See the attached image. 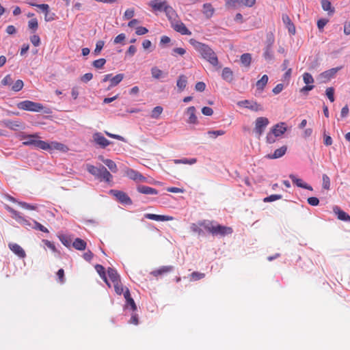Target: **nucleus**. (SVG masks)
<instances>
[{
  "label": "nucleus",
  "mask_w": 350,
  "mask_h": 350,
  "mask_svg": "<svg viewBox=\"0 0 350 350\" xmlns=\"http://www.w3.org/2000/svg\"><path fill=\"white\" fill-rule=\"evenodd\" d=\"M190 42L204 59L207 60L213 66L217 65L218 59L215 52L208 45L193 40H191Z\"/></svg>",
  "instance_id": "obj_1"
},
{
  "label": "nucleus",
  "mask_w": 350,
  "mask_h": 350,
  "mask_svg": "<svg viewBox=\"0 0 350 350\" xmlns=\"http://www.w3.org/2000/svg\"><path fill=\"white\" fill-rule=\"evenodd\" d=\"M86 169L89 173L100 180L109 183L112 180L113 176L111 173L103 165L95 167L92 165L88 164Z\"/></svg>",
  "instance_id": "obj_2"
},
{
  "label": "nucleus",
  "mask_w": 350,
  "mask_h": 350,
  "mask_svg": "<svg viewBox=\"0 0 350 350\" xmlns=\"http://www.w3.org/2000/svg\"><path fill=\"white\" fill-rule=\"evenodd\" d=\"M39 138L37 134L23 135L22 139L24 140L23 144L25 146H33L40 149H46L47 148L46 142L38 139Z\"/></svg>",
  "instance_id": "obj_3"
},
{
  "label": "nucleus",
  "mask_w": 350,
  "mask_h": 350,
  "mask_svg": "<svg viewBox=\"0 0 350 350\" xmlns=\"http://www.w3.org/2000/svg\"><path fill=\"white\" fill-rule=\"evenodd\" d=\"M269 124V121L265 117H258L256 119L254 132L257 138L259 139L261 137Z\"/></svg>",
  "instance_id": "obj_4"
},
{
  "label": "nucleus",
  "mask_w": 350,
  "mask_h": 350,
  "mask_svg": "<svg viewBox=\"0 0 350 350\" xmlns=\"http://www.w3.org/2000/svg\"><path fill=\"white\" fill-rule=\"evenodd\" d=\"M17 107L20 109L38 112L43 109L42 104L31 100H24L18 103Z\"/></svg>",
  "instance_id": "obj_5"
},
{
  "label": "nucleus",
  "mask_w": 350,
  "mask_h": 350,
  "mask_svg": "<svg viewBox=\"0 0 350 350\" xmlns=\"http://www.w3.org/2000/svg\"><path fill=\"white\" fill-rule=\"evenodd\" d=\"M237 105L240 107H244L255 112L264 110L261 104L253 100H240L237 102Z\"/></svg>",
  "instance_id": "obj_6"
},
{
  "label": "nucleus",
  "mask_w": 350,
  "mask_h": 350,
  "mask_svg": "<svg viewBox=\"0 0 350 350\" xmlns=\"http://www.w3.org/2000/svg\"><path fill=\"white\" fill-rule=\"evenodd\" d=\"M110 193L115 196L116 199L123 204L130 205L132 204L131 199L123 191L112 189L110 191Z\"/></svg>",
  "instance_id": "obj_7"
},
{
  "label": "nucleus",
  "mask_w": 350,
  "mask_h": 350,
  "mask_svg": "<svg viewBox=\"0 0 350 350\" xmlns=\"http://www.w3.org/2000/svg\"><path fill=\"white\" fill-rule=\"evenodd\" d=\"M339 69V68H334L326 70L321 73L318 76L317 79L320 83H326L336 75Z\"/></svg>",
  "instance_id": "obj_8"
},
{
  "label": "nucleus",
  "mask_w": 350,
  "mask_h": 350,
  "mask_svg": "<svg viewBox=\"0 0 350 350\" xmlns=\"http://www.w3.org/2000/svg\"><path fill=\"white\" fill-rule=\"evenodd\" d=\"M171 25L175 31L180 33L182 35L191 34V32L186 27L183 23L178 20V18L171 23Z\"/></svg>",
  "instance_id": "obj_9"
},
{
  "label": "nucleus",
  "mask_w": 350,
  "mask_h": 350,
  "mask_svg": "<svg viewBox=\"0 0 350 350\" xmlns=\"http://www.w3.org/2000/svg\"><path fill=\"white\" fill-rule=\"evenodd\" d=\"M148 5L150 6L154 11L164 12L165 8L169 5L166 1L152 0L148 3Z\"/></svg>",
  "instance_id": "obj_10"
},
{
  "label": "nucleus",
  "mask_w": 350,
  "mask_h": 350,
  "mask_svg": "<svg viewBox=\"0 0 350 350\" xmlns=\"http://www.w3.org/2000/svg\"><path fill=\"white\" fill-rule=\"evenodd\" d=\"M92 138L94 142L101 148H105L110 144V142L106 139L102 133L96 132L93 134Z\"/></svg>",
  "instance_id": "obj_11"
},
{
  "label": "nucleus",
  "mask_w": 350,
  "mask_h": 350,
  "mask_svg": "<svg viewBox=\"0 0 350 350\" xmlns=\"http://www.w3.org/2000/svg\"><path fill=\"white\" fill-rule=\"evenodd\" d=\"M232 232V230L230 227L224 226L221 225H214L212 234L213 235L225 236L230 234Z\"/></svg>",
  "instance_id": "obj_12"
},
{
  "label": "nucleus",
  "mask_w": 350,
  "mask_h": 350,
  "mask_svg": "<svg viewBox=\"0 0 350 350\" xmlns=\"http://www.w3.org/2000/svg\"><path fill=\"white\" fill-rule=\"evenodd\" d=\"M126 175L131 180L137 182H145L146 178L139 172L133 169H128Z\"/></svg>",
  "instance_id": "obj_13"
},
{
  "label": "nucleus",
  "mask_w": 350,
  "mask_h": 350,
  "mask_svg": "<svg viewBox=\"0 0 350 350\" xmlns=\"http://www.w3.org/2000/svg\"><path fill=\"white\" fill-rule=\"evenodd\" d=\"M10 250L21 258L26 256L25 250L17 243H10L8 244Z\"/></svg>",
  "instance_id": "obj_14"
},
{
  "label": "nucleus",
  "mask_w": 350,
  "mask_h": 350,
  "mask_svg": "<svg viewBox=\"0 0 350 350\" xmlns=\"http://www.w3.org/2000/svg\"><path fill=\"white\" fill-rule=\"evenodd\" d=\"M46 145L47 148L46 149H44V150H57L63 152H65L68 150L66 146L57 142H52L51 143L46 142Z\"/></svg>",
  "instance_id": "obj_15"
},
{
  "label": "nucleus",
  "mask_w": 350,
  "mask_h": 350,
  "mask_svg": "<svg viewBox=\"0 0 350 350\" xmlns=\"http://www.w3.org/2000/svg\"><path fill=\"white\" fill-rule=\"evenodd\" d=\"M289 178L291 179L293 183L295 184L298 187L312 191V187L310 185L306 183L305 182H304L302 179L297 178L296 176L293 174H291L289 176Z\"/></svg>",
  "instance_id": "obj_16"
},
{
  "label": "nucleus",
  "mask_w": 350,
  "mask_h": 350,
  "mask_svg": "<svg viewBox=\"0 0 350 350\" xmlns=\"http://www.w3.org/2000/svg\"><path fill=\"white\" fill-rule=\"evenodd\" d=\"M196 108L193 106L187 108L185 113L188 116L187 122L189 124H196L198 123V118L196 115Z\"/></svg>",
  "instance_id": "obj_17"
},
{
  "label": "nucleus",
  "mask_w": 350,
  "mask_h": 350,
  "mask_svg": "<svg viewBox=\"0 0 350 350\" xmlns=\"http://www.w3.org/2000/svg\"><path fill=\"white\" fill-rule=\"evenodd\" d=\"M152 77L154 79H162L167 76V73L159 69L157 66H153L150 69Z\"/></svg>",
  "instance_id": "obj_18"
},
{
  "label": "nucleus",
  "mask_w": 350,
  "mask_h": 350,
  "mask_svg": "<svg viewBox=\"0 0 350 350\" xmlns=\"http://www.w3.org/2000/svg\"><path fill=\"white\" fill-rule=\"evenodd\" d=\"M145 218L148 219H152L154 221H171L173 219V217L167 215H160L152 213H146L144 215Z\"/></svg>",
  "instance_id": "obj_19"
},
{
  "label": "nucleus",
  "mask_w": 350,
  "mask_h": 350,
  "mask_svg": "<svg viewBox=\"0 0 350 350\" xmlns=\"http://www.w3.org/2000/svg\"><path fill=\"white\" fill-rule=\"evenodd\" d=\"M6 209L12 214V217L16 221L24 225H29L28 221L22 217L18 212L8 206H6Z\"/></svg>",
  "instance_id": "obj_20"
},
{
  "label": "nucleus",
  "mask_w": 350,
  "mask_h": 350,
  "mask_svg": "<svg viewBox=\"0 0 350 350\" xmlns=\"http://www.w3.org/2000/svg\"><path fill=\"white\" fill-rule=\"evenodd\" d=\"M164 12L165 13V15L170 21V23H172L178 19V14L172 6L168 5L167 8H165Z\"/></svg>",
  "instance_id": "obj_21"
},
{
  "label": "nucleus",
  "mask_w": 350,
  "mask_h": 350,
  "mask_svg": "<svg viewBox=\"0 0 350 350\" xmlns=\"http://www.w3.org/2000/svg\"><path fill=\"white\" fill-rule=\"evenodd\" d=\"M137 190L141 193L147 195H157L158 193L157 189L145 185H139Z\"/></svg>",
  "instance_id": "obj_22"
},
{
  "label": "nucleus",
  "mask_w": 350,
  "mask_h": 350,
  "mask_svg": "<svg viewBox=\"0 0 350 350\" xmlns=\"http://www.w3.org/2000/svg\"><path fill=\"white\" fill-rule=\"evenodd\" d=\"M99 159L113 173H116L118 172V167L113 161L109 159H105L103 156H100Z\"/></svg>",
  "instance_id": "obj_23"
},
{
  "label": "nucleus",
  "mask_w": 350,
  "mask_h": 350,
  "mask_svg": "<svg viewBox=\"0 0 350 350\" xmlns=\"http://www.w3.org/2000/svg\"><path fill=\"white\" fill-rule=\"evenodd\" d=\"M282 18V21H283L284 24L288 28V31L292 34H295V27L293 23L291 22L288 16L286 14H283Z\"/></svg>",
  "instance_id": "obj_24"
},
{
  "label": "nucleus",
  "mask_w": 350,
  "mask_h": 350,
  "mask_svg": "<svg viewBox=\"0 0 350 350\" xmlns=\"http://www.w3.org/2000/svg\"><path fill=\"white\" fill-rule=\"evenodd\" d=\"M271 131L277 137H280L286 132V127L284 122H281L275 125Z\"/></svg>",
  "instance_id": "obj_25"
},
{
  "label": "nucleus",
  "mask_w": 350,
  "mask_h": 350,
  "mask_svg": "<svg viewBox=\"0 0 350 350\" xmlns=\"http://www.w3.org/2000/svg\"><path fill=\"white\" fill-rule=\"evenodd\" d=\"M124 75L123 74H118L116 76L113 77L111 75V79H110V84L109 87L107 88V90H111L113 87L116 86L118 85L124 79Z\"/></svg>",
  "instance_id": "obj_26"
},
{
  "label": "nucleus",
  "mask_w": 350,
  "mask_h": 350,
  "mask_svg": "<svg viewBox=\"0 0 350 350\" xmlns=\"http://www.w3.org/2000/svg\"><path fill=\"white\" fill-rule=\"evenodd\" d=\"M286 152V146H282L280 148L276 149L273 154H269L267 155V157L269 159H278L282 157L283 155L285 154Z\"/></svg>",
  "instance_id": "obj_27"
},
{
  "label": "nucleus",
  "mask_w": 350,
  "mask_h": 350,
  "mask_svg": "<svg viewBox=\"0 0 350 350\" xmlns=\"http://www.w3.org/2000/svg\"><path fill=\"white\" fill-rule=\"evenodd\" d=\"M334 212L339 219L342 221H350V216L343 211L340 210L338 207L334 208Z\"/></svg>",
  "instance_id": "obj_28"
},
{
  "label": "nucleus",
  "mask_w": 350,
  "mask_h": 350,
  "mask_svg": "<svg viewBox=\"0 0 350 350\" xmlns=\"http://www.w3.org/2000/svg\"><path fill=\"white\" fill-rule=\"evenodd\" d=\"M214 11V8L211 3H204L203 5L202 12L206 18H211L213 15Z\"/></svg>",
  "instance_id": "obj_29"
},
{
  "label": "nucleus",
  "mask_w": 350,
  "mask_h": 350,
  "mask_svg": "<svg viewBox=\"0 0 350 350\" xmlns=\"http://www.w3.org/2000/svg\"><path fill=\"white\" fill-rule=\"evenodd\" d=\"M108 276L112 283L118 282L120 281V276L116 270L113 268H109L107 270Z\"/></svg>",
  "instance_id": "obj_30"
},
{
  "label": "nucleus",
  "mask_w": 350,
  "mask_h": 350,
  "mask_svg": "<svg viewBox=\"0 0 350 350\" xmlns=\"http://www.w3.org/2000/svg\"><path fill=\"white\" fill-rule=\"evenodd\" d=\"M221 77L223 79L228 82H230L233 79L232 71L229 68H224L222 70Z\"/></svg>",
  "instance_id": "obj_31"
},
{
  "label": "nucleus",
  "mask_w": 350,
  "mask_h": 350,
  "mask_svg": "<svg viewBox=\"0 0 350 350\" xmlns=\"http://www.w3.org/2000/svg\"><path fill=\"white\" fill-rule=\"evenodd\" d=\"M269 80V77L267 75H264L260 80L256 82L257 90L262 91L265 85H267Z\"/></svg>",
  "instance_id": "obj_32"
},
{
  "label": "nucleus",
  "mask_w": 350,
  "mask_h": 350,
  "mask_svg": "<svg viewBox=\"0 0 350 350\" xmlns=\"http://www.w3.org/2000/svg\"><path fill=\"white\" fill-rule=\"evenodd\" d=\"M172 269H173V267H172V266H163V267L159 268V269H157V270L152 271V274L154 275V276H157V275H162L163 273H168V272L172 271Z\"/></svg>",
  "instance_id": "obj_33"
},
{
  "label": "nucleus",
  "mask_w": 350,
  "mask_h": 350,
  "mask_svg": "<svg viewBox=\"0 0 350 350\" xmlns=\"http://www.w3.org/2000/svg\"><path fill=\"white\" fill-rule=\"evenodd\" d=\"M95 269L96 270V271L98 272V273L100 275V276L103 279V280L105 282V283L109 286H110V284L106 277V274H105V268L100 265H96L95 266Z\"/></svg>",
  "instance_id": "obj_34"
},
{
  "label": "nucleus",
  "mask_w": 350,
  "mask_h": 350,
  "mask_svg": "<svg viewBox=\"0 0 350 350\" xmlns=\"http://www.w3.org/2000/svg\"><path fill=\"white\" fill-rule=\"evenodd\" d=\"M72 245L76 250H83L86 247V243L83 240L77 238L74 241Z\"/></svg>",
  "instance_id": "obj_35"
},
{
  "label": "nucleus",
  "mask_w": 350,
  "mask_h": 350,
  "mask_svg": "<svg viewBox=\"0 0 350 350\" xmlns=\"http://www.w3.org/2000/svg\"><path fill=\"white\" fill-rule=\"evenodd\" d=\"M321 6L325 11L329 12V14L334 12V8H332L331 2L329 0H322Z\"/></svg>",
  "instance_id": "obj_36"
},
{
  "label": "nucleus",
  "mask_w": 350,
  "mask_h": 350,
  "mask_svg": "<svg viewBox=\"0 0 350 350\" xmlns=\"http://www.w3.org/2000/svg\"><path fill=\"white\" fill-rule=\"evenodd\" d=\"M175 164H188L193 165L196 163L197 160L195 158L193 159H174L173 160Z\"/></svg>",
  "instance_id": "obj_37"
},
{
  "label": "nucleus",
  "mask_w": 350,
  "mask_h": 350,
  "mask_svg": "<svg viewBox=\"0 0 350 350\" xmlns=\"http://www.w3.org/2000/svg\"><path fill=\"white\" fill-rule=\"evenodd\" d=\"M187 83V77L184 75H180L177 80L176 85L182 91L186 87Z\"/></svg>",
  "instance_id": "obj_38"
},
{
  "label": "nucleus",
  "mask_w": 350,
  "mask_h": 350,
  "mask_svg": "<svg viewBox=\"0 0 350 350\" xmlns=\"http://www.w3.org/2000/svg\"><path fill=\"white\" fill-rule=\"evenodd\" d=\"M163 109L161 106H157L151 111L150 117L154 119H158L162 113Z\"/></svg>",
  "instance_id": "obj_39"
},
{
  "label": "nucleus",
  "mask_w": 350,
  "mask_h": 350,
  "mask_svg": "<svg viewBox=\"0 0 350 350\" xmlns=\"http://www.w3.org/2000/svg\"><path fill=\"white\" fill-rule=\"evenodd\" d=\"M251 61L252 56L250 53H244L241 56V62L245 66H249L251 64Z\"/></svg>",
  "instance_id": "obj_40"
},
{
  "label": "nucleus",
  "mask_w": 350,
  "mask_h": 350,
  "mask_svg": "<svg viewBox=\"0 0 350 350\" xmlns=\"http://www.w3.org/2000/svg\"><path fill=\"white\" fill-rule=\"evenodd\" d=\"M6 126L13 130H18L22 128V123L19 121H8Z\"/></svg>",
  "instance_id": "obj_41"
},
{
  "label": "nucleus",
  "mask_w": 350,
  "mask_h": 350,
  "mask_svg": "<svg viewBox=\"0 0 350 350\" xmlns=\"http://www.w3.org/2000/svg\"><path fill=\"white\" fill-rule=\"evenodd\" d=\"M214 224L212 221H204L201 223H200V226L204 227V229H206L207 231L210 232L211 233L213 232Z\"/></svg>",
  "instance_id": "obj_42"
},
{
  "label": "nucleus",
  "mask_w": 350,
  "mask_h": 350,
  "mask_svg": "<svg viewBox=\"0 0 350 350\" xmlns=\"http://www.w3.org/2000/svg\"><path fill=\"white\" fill-rule=\"evenodd\" d=\"M303 81L306 85H312L314 81L312 75L308 72L303 74Z\"/></svg>",
  "instance_id": "obj_43"
},
{
  "label": "nucleus",
  "mask_w": 350,
  "mask_h": 350,
  "mask_svg": "<svg viewBox=\"0 0 350 350\" xmlns=\"http://www.w3.org/2000/svg\"><path fill=\"white\" fill-rule=\"evenodd\" d=\"M322 187L326 190L329 189L330 179L327 174H323L322 176Z\"/></svg>",
  "instance_id": "obj_44"
},
{
  "label": "nucleus",
  "mask_w": 350,
  "mask_h": 350,
  "mask_svg": "<svg viewBox=\"0 0 350 350\" xmlns=\"http://www.w3.org/2000/svg\"><path fill=\"white\" fill-rule=\"evenodd\" d=\"M225 1L228 8H237L241 7L240 0H225Z\"/></svg>",
  "instance_id": "obj_45"
},
{
  "label": "nucleus",
  "mask_w": 350,
  "mask_h": 350,
  "mask_svg": "<svg viewBox=\"0 0 350 350\" xmlns=\"http://www.w3.org/2000/svg\"><path fill=\"white\" fill-rule=\"evenodd\" d=\"M24 83L23 81L21 79H18L15 81V83L12 86V90L14 92H18L23 88Z\"/></svg>",
  "instance_id": "obj_46"
},
{
  "label": "nucleus",
  "mask_w": 350,
  "mask_h": 350,
  "mask_svg": "<svg viewBox=\"0 0 350 350\" xmlns=\"http://www.w3.org/2000/svg\"><path fill=\"white\" fill-rule=\"evenodd\" d=\"M225 133V132L222 130H218V131H208L207 132V135L211 137V138H216L218 136L223 135Z\"/></svg>",
  "instance_id": "obj_47"
},
{
  "label": "nucleus",
  "mask_w": 350,
  "mask_h": 350,
  "mask_svg": "<svg viewBox=\"0 0 350 350\" xmlns=\"http://www.w3.org/2000/svg\"><path fill=\"white\" fill-rule=\"evenodd\" d=\"M105 42L103 40H98L96 44V48L94 51L95 55H98L104 46Z\"/></svg>",
  "instance_id": "obj_48"
},
{
  "label": "nucleus",
  "mask_w": 350,
  "mask_h": 350,
  "mask_svg": "<svg viewBox=\"0 0 350 350\" xmlns=\"http://www.w3.org/2000/svg\"><path fill=\"white\" fill-rule=\"evenodd\" d=\"M105 63H106L105 59L100 58V59L94 61L92 65L96 68H102L103 67V66L105 64Z\"/></svg>",
  "instance_id": "obj_49"
},
{
  "label": "nucleus",
  "mask_w": 350,
  "mask_h": 350,
  "mask_svg": "<svg viewBox=\"0 0 350 350\" xmlns=\"http://www.w3.org/2000/svg\"><path fill=\"white\" fill-rule=\"evenodd\" d=\"M325 94L330 102L334 101V89L333 88H327Z\"/></svg>",
  "instance_id": "obj_50"
},
{
  "label": "nucleus",
  "mask_w": 350,
  "mask_h": 350,
  "mask_svg": "<svg viewBox=\"0 0 350 350\" xmlns=\"http://www.w3.org/2000/svg\"><path fill=\"white\" fill-rule=\"evenodd\" d=\"M113 284L114 286L115 291L117 294L121 295L122 293H123L124 288H123L122 284L120 283V281H119L118 282L113 283Z\"/></svg>",
  "instance_id": "obj_51"
},
{
  "label": "nucleus",
  "mask_w": 350,
  "mask_h": 350,
  "mask_svg": "<svg viewBox=\"0 0 350 350\" xmlns=\"http://www.w3.org/2000/svg\"><path fill=\"white\" fill-rule=\"evenodd\" d=\"M33 225L32 226L33 228L36 229V230H40L42 232H49V230H47L46 228H45L44 226H42V224H40L38 221H33Z\"/></svg>",
  "instance_id": "obj_52"
},
{
  "label": "nucleus",
  "mask_w": 350,
  "mask_h": 350,
  "mask_svg": "<svg viewBox=\"0 0 350 350\" xmlns=\"http://www.w3.org/2000/svg\"><path fill=\"white\" fill-rule=\"evenodd\" d=\"M13 83V79L10 75H6L1 81V84L4 86L10 85Z\"/></svg>",
  "instance_id": "obj_53"
},
{
  "label": "nucleus",
  "mask_w": 350,
  "mask_h": 350,
  "mask_svg": "<svg viewBox=\"0 0 350 350\" xmlns=\"http://www.w3.org/2000/svg\"><path fill=\"white\" fill-rule=\"evenodd\" d=\"M264 57L266 59H273V53L271 49V44L268 45L265 49L264 53Z\"/></svg>",
  "instance_id": "obj_54"
},
{
  "label": "nucleus",
  "mask_w": 350,
  "mask_h": 350,
  "mask_svg": "<svg viewBox=\"0 0 350 350\" xmlns=\"http://www.w3.org/2000/svg\"><path fill=\"white\" fill-rule=\"evenodd\" d=\"M256 3V0H240V5L241 6L252 7Z\"/></svg>",
  "instance_id": "obj_55"
},
{
  "label": "nucleus",
  "mask_w": 350,
  "mask_h": 350,
  "mask_svg": "<svg viewBox=\"0 0 350 350\" xmlns=\"http://www.w3.org/2000/svg\"><path fill=\"white\" fill-rule=\"evenodd\" d=\"M281 198H282L281 195L274 194V195H271V196L265 198L264 199V201L265 202H273L275 200H280Z\"/></svg>",
  "instance_id": "obj_56"
},
{
  "label": "nucleus",
  "mask_w": 350,
  "mask_h": 350,
  "mask_svg": "<svg viewBox=\"0 0 350 350\" xmlns=\"http://www.w3.org/2000/svg\"><path fill=\"white\" fill-rule=\"evenodd\" d=\"M18 204L23 208L28 209V210H36L37 206L35 205H31L29 204H27L26 202H19Z\"/></svg>",
  "instance_id": "obj_57"
},
{
  "label": "nucleus",
  "mask_w": 350,
  "mask_h": 350,
  "mask_svg": "<svg viewBox=\"0 0 350 350\" xmlns=\"http://www.w3.org/2000/svg\"><path fill=\"white\" fill-rule=\"evenodd\" d=\"M191 279L193 280H200V279L204 278L205 274L202 273H199V272L195 271L191 273Z\"/></svg>",
  "instance_id": "obj_58"
},
{
  "label": "nucleus",
  "mask_w": 350,
  "mask_h": 350,
  "mask_svg": "<svg viewBox=\"0 0 350 350\" xmlns=\"http://www.w3.org/2000/svg\"><path fill=\"white\" fill-rule=\"evenodd\" d=\"M30 41L35 46H38L40 44V39L38 35H33L31 36Z\"/></svg>",
  "instance_id": "obj_59"
},
{
  "label": "nucleus",
  "mask_w": 350,
  "mask_h": 350,
  "mask_svg": "<svg viewBox=\"0 0 350 350\" xmlns=\"http://www.w3.org/2000/svg\"><path fill=\"white\" fill-rule=\"evenodd\" d=\"M28 26L30 29L36 30L38 28V21L36 18L31 19L28 23Z\"/></svg>",
  "instance_id": "obj_60"
},
{
  "label": "nucleus",
  "mask_w": 350,
  "mask_h": 350,
  "mask_svg": "<svg viewBox=\"0 0 350 350\" xmlns=\"http://www.w3.org/2000/svg\"><path fill=\"white\" fill-rule=\"evenodd\" d=\"M275 137H277L273 132L271 131L269 133H267V141L268 143L271 144L275 142Z\"/></svg>",
  "instance_id": "obj_61"
},
{
  "label": "nucleus",
  "mask_w": 350,
  "mask_h": 350,
  "mask_svg": "<svg viewBox=\"0 0 350 350\" xmlns=\"http://www.w3.org/2000/svg\"><path fill=\"white\" fill-rule=\"evenodd\" d=\"M190 229L193 232L200 234L202 232V229L196 224H192L190 226Z\"/></svg>",
  "instance_id": "obj_62"
},
{
  "label": "nucleus",
  "mask_w": 350,
  "mask_h": 350,
  "mask_svg": "<svg viewBox=\"0 0 350 350\" xmlns=\"http://www.w3.org/2000/svg\"><path fill=\"white\" fill-rule=\"evenodd\" d=\"M134 16V10L133 9H128L125 11L124 14V18L125 19H130L133 18Z\"/></svg>",
  "instance_id": "obj_63"
},
{
  "label": "nucleus",
  "mask_w": 350,
  "mask_h": 350,
  "mask_svg": "<svg viewBox=\"0 0 350 350\" xmlns=\"http://www.w3.org/2000/svg\"><path fill=\"white\" fill-rule=\"evenodd\" d=\"M148 30L147 28L144 27H138L136 29L135 33L138 36H142V35L146 34V33H148Z\"/></svg>",
  "instance_id": "obj_64"
}]
</instances>
